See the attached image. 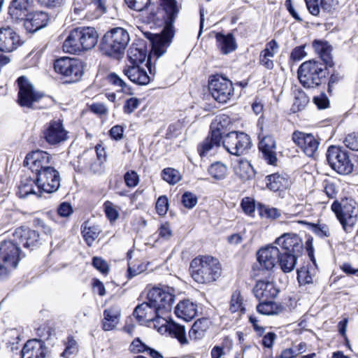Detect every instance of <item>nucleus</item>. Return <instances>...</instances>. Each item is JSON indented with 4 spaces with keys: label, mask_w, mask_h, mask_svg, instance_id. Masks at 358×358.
I'll return each instance as SVG.
<instances>
[{
    "label": "nucleus",
    "mask_w": 358,
    "mask_h": 358,
    "mask_svg": "<svg viewBox=\"0 0 358 358\" xmlns=\"http://www.w3.org/2000/svg\"><path fill=\"white\" fill-rule=\"evenodd\" d=\"M160 1L165 13V26L161 34H153L150 38L152 50L149 55L150 60L154 57L158 59L166 52L174 36L173 23L180 11V6L176 0Z\"/></svg>",
    "instance_id": "f257e3e1"
},
{
    "label": "nucleus",
    "mask_w": 358,
    "mask_h": 358,
    "mask_svg": "<svg viewBox=\"0 0 358 358\" xmlns=\"http://www.w3.org/2000/svg\"><path fill=\"white\" fill-rule=\"evenodd\" d=\"M191 275L198 283L208 284L216 281L221 275L222 268L217 259L208 255L199 256L190 263Z\"/></svg>",
    "instance_id": "f03ea898"
},
{
    "label": "nucleus",
    "mask_w": 358,
    "mask_h": 358,
    "mask_svg": "<svg viewBox=\"0 0 358 358\" xmlns=\"http://www.w3.org/2000/svg\"><path fill=\"white\" fill-rule=\"evenodd\" d=\"M130 41L128 31L122 27L108 31L103 36L100 49L103 54L119 59L122 57Z\"/></svg>",
    "instance_id": "7ed1b4c3"
},
{
    "label": "nucleus",
    "mask_w": 358,
    "mask_h": 358,
    "mask_svg": "<svg viewBox=\"0 0 358 358\" xmlns=\"http://www.w3.org/2000/svg\"><path fill=\"white\" fill-rule=\"evenodd\" d=\"M327 75V66L316 60L306 61L298 69L300 83L308 88L315 87L324 83Z\"/></svg>",
    "instance_id": "20e7f679"
},
{
    "label": "nucleus",
    "mask_w": 358,
    "mask_h": 358,
    "mask_svg": "<svg viewBox=\"0 0 358 358\" xmlns=\"http://www.w3.org/2000/svg\"><path fill=\"white\" fill-rule=\"evenodd\" d=\"M175 293V289L171 287H155L149 290L147 300L158 315H167L172 310Z\"/></svg>",
    "instance_id": "39448f33"
},
{
    "label": "nucleus",
    "mask_w": 358,
    "mask_h": 358,
    "mask_svg": "<svg viewBox=\"0 0 358 358\" xmlns=\"http://www.w3.org/2000/svg\"><path fill=\"white\" fill-rule=\"evenodd\" d=\"M331 210L347 233L350 232L357 221V203L351 198L337 200L331 205Z\"/></svg>",
    "instance_id": "423d86ee"
},
{
    "label": "nucleus",
    "mask_w": 358,
    "mask_h": 358,
    "mask_svg": "<svg viewBox=\"0 0 358 358\" xmlns=\"http://www.w3.org/2000/svg\"><path fill=\"white\" fill-rule=\"evenodd\" d=\"M53 68L56 73L61 75L62 80L68 83L78 81L83 73L81 62L68 57L57 59L53 63Z\"/></svg>",
    "instance_id": "0eeeda50"
},
{
    "label": "nucleus",
    "mask_w": 358,
    "mask_h": 358,
    "mask_svg": "<svg viewBox=\"0 0 358 358\" xmlns=\"http://www.w3.org/2000/svg\"><path fill=\"white\" fill-rule=\"evenodd\" d=\"M327 159L330 166L337 173L348 175L353 171L348 151L339 146H330L327 152Z\"/></svg>",
    "instance_id": "6e6552de"
},
{
    "label": "nucleus",
    "mask_w": 358,
    "mask_h": 358,
    "mask_svg": "<svg viewBox=\"0 0 358 358\" xmlns=\"http://www.w3.org/2000/svg\"><path fill=\"white\" fill-rule=\"evenodd\" d=\"M208 89L212 96L219 103H227L234 92L231 81L219 75L210 77Z\"/></svg>",
    "instance_id": "1a4fd4ad"
},
{
    "label": "nucleus",
    "mask_w": 358,
    "mask_h": 358,
    "mask_svg": "<svg viewBox=\"0 0 358 358\" xmlns=\"http://www.w3.org/2000/svg\"><path fill=\"white\" fill-rule=\"evenodd\" d=\"M16 83L18 87L17 102L20 106L31 108L34 103L43 98V93L36 91L26 76H20Z\"/></svg>",
    "instance_id": "9d476101"
},
{
    "label": "nucleus",
    "mask_w": 358,
    "mask_h": 358,
    "mask_svg": "<svg viewBox=\"0 0 358 358\" xmlns=\"http://www.w3.org/2000/svg\"><path fill=\"white\" fill-rule=\"evenodd\" d=\"M222 144L229 153L236 156L245 154L252 145L250 138L248 134L237 131L226 134Z\"/></svg>",
    "instance_id": "9b49d317"
},
{
    "label": "nucleus",
    "mask_w": 358,
    "mask_h": 358,
    "mask_svg": "<svg viewBox=\"0 0 358 358\" xmlns=\"http://www.w3.org/2000/svg\"><path fill=\"white\" fill-rule=\"evenodd\" d=\"M45 152L36 150L27 155L24 160V165L29 166L32 173H35V182L38 189L39 196H41L45 192V184L41 176L45 173L44 159Z\"/></svg>",
    "instance_id": "f8f14e48"
},
{
    "label": "nucleus",
    "mask_w": 358,
    "mask_h": 358,
    "mask_svg": "<svg viewBox=\"0 0 358 358\" xmlns=\"http://www.w3.org/2000/svg\"><path fill=\"white\" fill-rule=\"evenodd\" d=\"M20 248L12 241L0 243V261L15 269L20 262Z\"/></svg>",
    "instance_id": "ddd939ff"
},
{
    "label": "nucleus",
    "mask_w": 358,
    "mask_h": 358,
    "mask_svg": "<svg viewBox=\"0 0 358 358\" xmlns=\"http://www.w3.org/2000/svg\"><path fill=\"white\" fill-rule=\"evenodd\" d=\"M20 248L12 241L0 243V261L15 269L20 262Z\"/></svg>",
    "instance_id": "4468645a"
},
{
    "label": "nucleus",
    "mask_w": 358,
    "mask_h": 358,
    "mask_svg": "<svg viewBox=\"0 0 358 358\" xmlns=\"http://www.w3.org/2000/svg\"><path fill=\"white\" fill-rule=\"evenodd\" d=\"M13 241L18 247L22 246L33 250L39 244V234L27 227H20L13 233Z\"/></svg>",
    "instance_id": "2eb2a0df"
},
{
    "label": "nucleus",
    "mask_w": 358,
    "mask_h": 358,
    "mask_svg": "<svg viewBox=\"0 0 358 358\" xmlns=\"http://www.w3.org/2000/svg\"><path fill=\"white\" fill-rule=\"evenodd\" d=\"M292 139L307 156L313 157L317 152L320 142L313 134L295 131Z\"/></svg>",
    "instance_id": "dca6fc26"
},
{
    "label": "nucleus",
    "mask_w": 358,
    "mask_h": 358,
    "mask_svg": "<svg viewBox=\"0 0 358 358\" xmlns=\"http://www.w3.org/2000/svg\"><path fill=\"white\" fill-rule=\"evenodd\" d=\"M23 43L20 36L12 28L0 29V51L10 52Z\"/></svg>",
    "instance_id": "f3484780"
},
{
    "label": "nucleus",
    "mask_w": 358,
    "mask_h": 358,
    "mask_svg": "<svg viewBox=\"0 0 358 358\" xmlns=\"http://www.w3.org/2000/svg\"><path fill=\"white\" fill-rule=\"evenodd\" d=\"M280 250L277 246L267 245L257 252V260L260 266L266 270H271L278 264Z\"/></svg>",
    "instance_id": "a211bd4d"
},
{
    "label": "nucleus",
    "mask_w": 358,
    "mask_h": 358,
    "mask_svg": "<svg viewBox=\"0 0 358 358\" xmlns=\"http://www.w3.org/2000/svg\"><path fill=\"white\" fill-rule=\"evenodd\" d=\"M275 244L281 248L282 252L301 254L303 250L302 241L295 234H284L275 240Z\"/></svg>",
    "instance_id": "6ab92c4d"
},
{
    "label": "nucleus",
    "mask_w": 358,
    "mask_h": 358,
    "mask_svg": "<svg viewBox=\"0 0 358 358\" xmlns=\"http://www.w3.org/2000/svg\"><path fill=\"white\" fill-rule=\"evenodd\" d=\"M279 292L273 282L260 280L253 288L255 297L259 301H268L275 299Z\"/></svg>",
    "instance_id": "aec40b11"
},
{
    "label": "nucleus",
    "mask_w": 358,
    "mask_h": 358,
    "mask_svg": "<svg viewBox=\"0 0 358 358\" xmlns=\"http://www.w3.org/2000/svg\"><path fill=\"white\" fill-rule=\"evenodd\" d=\"M68 139V131L60 120L52 121L46 129V142L50 145L59 144Z\"/></svg>",
    "instance_id": "412c9836"
},
{
    "label": "nucleus",
    "mask_w": 358,
    "mask_h": 358,
    "mask_svg": "<svg viewBox=\"0 0 358 358\" xmlns=\"http://www.w3.org/2000/svg\"><path fill=\"white\" fill-rule=\"evenodd\" d=\"M259 150L267 162L271 165H275L277 162L276 144L271 136H266L262 138L259 145Z\"/></svg>",
    "instance_id": "4be33fe9"
},
{
    "label": "nucleus",
    "mask_w": 358,
    "mask_h": 358,
    "mask_svg": "<svg viewBox=\"0 0 358 358\" xmlns=\"http://www.w3.org/2000/svg\"><path fill=\"white\" fill-rule=\"evenodd\" d=\"M21 353V358H44L43 342L38 339L29 340L24 345Z\"/></svg>",
    "instance_id": "5701e85b"
},
{
    "label": "nucleus",
    "mask_w": 358,
    "mask_h": 358,
    "mask_svg": "<svg viewBox=\"0 0 358 358\" xmlns=\"http://www.w3.org/2000/svg\"><path fill=\"white\" fill-rule=\"evenodd\" d=\"M63 50L70 54H78L84 50L78 28L72 30L64 41Z\"/></svg>",
    "instance_id": "b1692460"
},
{
    "label": "nucleus",
    "mask_w": 358,
    "mask_h": 358,
    "mask_svg": "<svg viewBox=\"0 0 358 358\" xmlns=\"http://www.w3.org/2000/svg\"><path fill=\"white\" fill-rule=\"evenodd\" d=\"M133 315L141 324H148L157 314V311L147 301L137 306Z\"/></svg>",
    "instance_id": "393cba45"
},
{
    "label": "nucleus",
    "mask_w": 358,
    "mask_h": 358,
    "mask_svg": "<svg viewBox=\"0 0 358 358\" xmlns=\"http://www.w3.org/2000/svg\"><path fill=\"white\" fill-rule=\"evenodd\" d=\"M175 313L179 318L190 321L196 315V305L188 299L181 301L176 306Z\"/></svg>",
    "instance_id": "a878e982"
},
{
    "label": "nucleus",
    "mask_w": 358,
    "mask_h": 358,
    "mask_svg": "<svg viewBox=\"0 0 358 358\" xmlns=\"http://www.w3.org/2000/svg\"><path fill=\"white\" fill-rule=\"evenodd\" d=\"M123 72L131 82L137 85H145L150 83V79L147 72L138 66H128Z\"/></svg>",
    "instance_id": "bb28decb"
},
{
    "label": "nucleus",
    "mask_w": 358,
    "mask_h": 358,
    "mask_svg": "<svg viewBox=\"0 0 358 358\" xmlns=\"http://www.w3.org/2000/svg\"><path fill=\"white\" fill-rule=\"evenodd\" d=\"M120 308L117 306L104 310L102 321V328L104 331H110L115 328L120 321Z\"/></svg>",
    "instance_id": "cd10ccee"
},
{
    "label": "nucleus",
    "mask_w": 358,
    "mask_h": 358,
    "mask_svg": "<svg viewBox=\"0 0 358 358\" xmlns=\"http://www.w3.org/2000/svg\"><path fill=\"white\" fill-rule=\"evenodd\" d=\"M26 17H27L24 20V26L27 31L34 33L45 27L43 11L27 14Z\"/></svg>",
    "instance_id": "c85d7f7f"
},
{
    "label": "nucleus",
    "mask_w": 358,
    "mask_h": 358,
    "mask_svg": "<svg viewBox=\"0 0 358 358\" xmlns=\"http://www.w3.org/2000/svg\"><path fill=\"white\" fill-rule=\"evenodd\" d=\"M215 38L218 49L224 55L234 51L237 48L235 38L231 34L224 35L221 33H217Z\"/></svg>",
    "instance_id": "c756f323"
},
{
    "label": "nucleus",
    "mask_w": 358,
    "mask_h": 358,
    "mask_svg": "<svg viewBox=\"0 0 358 358\" xmlns=\"http://www.w3.org/2000/svg\"><path fill=\"white\" fill-rule=\"evenodd\" d=\"M80 36L84 50L93 48L98 42V34L94 28L80 27Z\"/></svg>",
    "instance_id": "7c9ffc66"
},
{
    "label": "nucleus",
    "mask_w": 358,
    "mask_h": 358,
    "mask_svg": "<svg viewBox=\"0 0 358 358\" xmlns=\"http://www.w3.org/2000/svg\"><path fill=\"white\" fill-rule=\"evenodd\" d=\"M31 0H13L9 6L8 12L13 18L24 19L27 16L28 8Z\"/></svg>",
    "instance_id": "2f4dec72"
},
{
    "label": "nucleus",
    "mask_w": 358,
    "mask_h": 358,
    "mask_svg": "<svg viewBox=\"0 0 358 358\" xmlns=\"http://www.w3.org/2000/svg\"><path fill=\"white\" fill-rule=\"evenodd\" d=\"M162 333H169L170 336L178 339L180 344L187 343L185 327L176 323L170 322L167 327H161Z\"/></svg>",
    "instance_id": "473e14b6"
},
{
    "label": "nucleus",
    "mask_w": 358,
    "mask_h": 358,
    "mask_svg": "<svg viewBox=\"0 0 358 358\" xmlns=\"http://www.w3.org/2000/svg\"><path fill=\"white\" fill-rule=\"evenodd\" d=\"M279 255L278 264L284 273H289L294 270L297 257L300 254L282 252Z\"/></svg>",
    "instance_id": "72a5a7b5"
},
{
    "label": "nucleus",
    "mask_w": 358,
    "mask_h": 358,
    "mask_svg": "<svg viewBox=\"0 0 358 358\" xmlns=\"http://www.w3.org/2000/svg\"><path fill=\"white\" fill-rule=\"evenodd\" d=\"M210 321L207 318L197 320L189 331L190 339L199 340L202 338L210 327Z\"/></svg>",
    "instance_id": "f704fd0d"
},
{
    "label": "nucleus",
    "mask_w": 358,
    "mask_h": 358,
    "mask_svg": "<svg viewBox=\"0 0 358 358\" xmlns=\"http://www.w3.org/2000/svg\"><path fill=\"white\" fill-rule=\"evenodd\" d=\"M46 180L49 187L46 189V193L56 192L60 186V176L58 171L53 167L46 166Z\"/></svg>",
    "instance_id": "c9c22d12"
},
{
    "label": "nucleus",
    "mask_w": 358,
    "mask_h": 358,
    "mask_svg": "<svg viewBox=\"0 0 358 358\" xmlns=\"http://www.w3.org/2000/svg\"><path fill=\"white\" fill-rule=\"evenodd\" d=\"M221 141L217 138V134H209V136L199 145L198 152L201 157H204L214 148L220 147Z\"/></svg>",
    "instance_id": "e433bc0d"
},
{
    "label": "nucleus",
    "mask_w": 358,
    "mask_h": 358,
    "mask_svg": "<svg viewBox=\"0 0 358 358\" xmlns=\"http://www.w3.org/2000/svg\"><path fill=\"white\" fill-rule=\"evenodd\" d=\"M229 123L228 117L225 116L217 117L210 124V134H217V138L220 141L224 139V137L227 134L226 127Z\"/></svg>",
    "instance_id": "4c0bfd02"
},
{
    "label": "nucleus",
    "mask_w": 358,
    "mask_h": 358,
    "mask_svg": "<svg viewBox=\"0 0 358 358\" xmlns=\"http://www.w3.org/2000/svg\"><path fill=\"white\" fill-rule=\"evenodd\" d=\"M287 184V180L277 173L266 177V187L271 191H278L285 187Z\"/></svg>",
    "instance_id": "58836bf2"
},
{
    "label": "nucleus",
    "mask_w": 358,
    "mask_h": 358,
    "mask_svg": "<svg viewBox=\"0 0 358 358\" xmlns=\"http://www.w3.org/2000/svg\"><path fill=\"white\" fill-rule=\"evenodd\" d=\"M82 234L87 244L90 246L98 237L100 230L98 227L92 225L89 222H85L82 227Z\"/></svg>",
    "instance_id": "ea45409f"
},
{
    "label": "nucleus",
    "mask_w": 358,
    "mask_h": 358,
    "mask_svg": "<svg viewBox=\"0 0 358 358\" xmlns=\"http://www.w3.org/2000/svg\"><path fill=\"white\" fill-rule=\"evenodd\" d=\"M281 309V307L272 300L262 301L257 306V312L265 315L278 314Z\"/></svg>",
    "instance_id": "a19ab883"
},
{
    "label": "nucleus",
    "mask_w": 358,
    "mask_h": 358,
    "mask_svg": "<svg viewBox=\"0 0 358 358\" xmlns=\"http://www.w3.org/2000/svg\"><path fill=\"white\" fill-rule=\"evenodd\" d=\"M229 310L231 313H239L240 314L245 313L244 300L239 290H236L233 292L231 297Z\"/></svg>",
    "instance_id": "79ce46f5"
},
{
    "label": "nucleus",
    "mask_w": 358,
    "mask_h": 358,
    "mask_svg": "<svg viewBox=\"0 0 358 358\" xmlns=\"http://www.w3.org/2000/svg\"><path fill=\"white\" fill-rule=\"evenodd\" d=\"M308 97L301 91H298L294 94V99L291 110L293 113H296L303 110L308 103Z\"/></svg>",
    "instance_id": "37998d69"
},
{
    "label": "nucleus",
    "mask_w": 358,
    "mask_h": 358,
    "mask_svg": "<svg viewBox=\"0 0 358 358\" xmlns=\"http://www.w3.org/2000/svg\"><path fill=\"white\" fill-rule=\"evenodd\" d=\"M208 173L215 180H222L227 174V167L223 163L217 162L210 166Z\"/></svg>",
    "instance_id": "c03bdc74"
},
{
    "label": "nucleus",
    "mask_w": 358,
    "mask_h": 358,
    "mask_svg": "<svg viewBox=\"0 0 358 358\" xmlns=\"http://www.w3.org/2000/svg\"><path fill=\"white\" fill-rule=\"evenodd\" d=\"M234 171L241 179L248 180L251 177L252 168L248 161L241 160L239 164L234 167Z\"/></svg>",
    "instance_id": "a18cd8bd"
},
{
    "label": "nucleus",
    "mask_w": 358,
    "mask_h": 358,
    "mask_svg": "<svg viewBox=\"0 0 358 358\" xmlns=\"http://www.w3.org/2000/svg\"><path fill=\"white\" fill-rule=\"evenodd\" d=\"M127 57L132 66H138L144 62L145 53L141 49L131 47L128 50Z\"/></svg>",
    "instance_id": "49530a36"
},
{
    "label": "nucleus",
    "mask_w": 358,
    "mask_h": 358,
    "mask_svg": "<svg viewBox=\"0 0 358 358\" xmlns=\"http://www.w3.org/2000/svg\"><path fill=\"white\" fill-rule=\"evenodd\" d=\"M162 178L169 184L174 185L181 179L180 173L172 168L164 169L162 173Z\"/></svg>",
    "instance_id": "de8ad7c7"
},
{
    "label": "nucleus",
    "mask_w": 358,
    "mask_h": 358,
    "mask_svg": "<svg viewBox=\"0 0 358 358\" xmlns=\"http://www.w3.org/2000/svg\"><path fill=\"white\" fill-rule=\"evenodd\" d=\"M104 212L108 219L112 222L118 219V208L111 201H107L103 203Z\"/></svg>",
    "instance_id": "09e8293b"
},
{
    "label": "nucleus",
    "mask_w": 358,
    "mask_h": 358,
    "mask_svg": "<svg viewBox=\"0 0 358 358\" xmlns=\"http://www.w3.org/2000/svg\"><path fill=\"white\" fill-rule=\"evenodd\" d=\"M65 345V350L62 354V356L64 357L69 358L71 355L76 354L78 352L77 342L72 336L67 337Z\"/></svg>",
    "instance_id": "8fccbe9b"
},
{
    "label": "nucleus",
    "mask_w": 358,
    "mask_h": 358,
    "mask_svg": "<svg viewBox=\"0 0 358 358\" xmlns=\"http://www.w3.org/2000/svg\"><path fill=\"white\" fill-rule=\"evenodd\" d=\"M105 0H92L91 3L89 4V6L91 8L94 7L95 8V14L93 17L88 16L87 14L86 16H87L89 18H98L101 15H103L104 13H106V8L104 4Z\"/></svg>",
    "instance_id": "3c124183"
},
{
    "label": "nucleus",
    "mask_w": 358,
    "mask_h": 358,
    "mask_svg": "<svg viewBox=\"0 0 358 358\" xmlns=\"http://www.w3.org/2000/svg\"><path fill=\"white\" fill-rule=\"evenodd\" d=\"M169 314L161 315H156V316L154 317V320H152L149 324L152 323L155 329H156L161 334H164V333H162L160 329L162 327H167V326L169 325L170 322H169L167 320Z\"/></svg>",
    "instance_id": "603ef678"
},
{
    "label": "nucleus",
    "mask_w": 358,
    "mask_h": 358,
    "mask_svg": "<svg viewBox=\"0 0 358 358\" xmlns=\"http://www.w3.org/2000/svg\"><path fill=\"white\" fill-rule=\"evenodd\" d=\"M324 192L330 198H334L338 193L337 185L333 180H325L323 182Z\"/></svg>",
    "instance_id": "864d4df0"
},
{
    "label": "nucleus",
    "mask_w": 358,
    "mask_h": 358,
    "mask_svg": "<svg viewBox=\"0 0 358 358\" xmlns=\"http://www.w3.org/2000/svg\"><path fill=\"white\" fill-rule=\"evenodd\" d=\"M169 207L168 199L166 196H161L158 198L155 208L157 213L160 216H164L166 214Z\"/></svg>",
    "instance_id": "5fc2aeb1"
},
{
    "label": "nucleus",
    "mask_w": 358,
    "mask_h": 358,
    "mask_svg": "<svg viewBox=\"0 0 358 358\" xmlns=\"http://www.w3.org/2000/svg\"><path fill=\"white\" fill-rule=\"evenodd\" d=\"M343 143L349 149L358 151V132L348 134L343 140Z\"/></svg>",
    "instance_id": "6e6d98bb"
},
{
    "label": "nucleus",
    "mask_w": 358,
    "mask_h": 358,
    "mask_svg": "<svg viewBox=\"0 0 358 358\" xmlns=\"http://www.w3.org/2000/svg\"><path fill=\"white\" fill-rule=\"evenodd\" d=\"M244 213L250 216H253L255 210V201L250 197H245L242 199L241 203Z\"/></svg>",
    "instance_id": "4d7b16f0"
},
{
    "label": "nucleus",
    "mask_w": 358,
    "mask_h": 358,
    "mask_svg": "<svg viewBox=\"0 0 358 358\" xmlns=\"http://www.w3.org/2000/svg\"><path fill=\"white\" fill-rule=\"evenodd\" d=\"M260 215L268 219L275 220L281 216V213L276 208L263 207L260 210Z\"/></svg>",
    "instance_id": "13d9d810"
},
{
    "label": "nucleus",
    "mask_w": 358,
    "mask_h": 358,
    "mask_svg": "<svg viewBox=\"0 0 358 358\" xmlns=\"http://www.w3.org/2000/svg\"><path fill=\"white\" fill-rule=\"evenodd\" d=\"M297 280L301 285H306L313 282V277L306 268L297 270Z\"/></svg>",
    "instance_id": "bf43d9fd"
},
{
    "label": "nucleus",
    "mask_w": 358,
    "mask_h": 358,
    "mask_svg": "<svg viewBox=\"0 0 358 358\" xmlns=\"http://www.w3.org/2000/svg\"><path fill=\"white\" fill-rule=\"evenodd\" d=\"M127 6L136 11H142L147 8L150 0H125Z\"/></svg>",
    "instance_id": "052dcab7"
},
{
    "label": "nucleus",
    "mask_w": 358,
    "mask_h": 358,
    "mask_svg": "<svg viewBox=\"0 0 358 358\" xmlns=\"http://www.w3.org/2000/svg\"><path fill=\"white\" fill-rule=\"evenodd\" d=\"M278 48V43L275 40H271L266 43V48L261 52V54L273 58L277 53Z\"/></svg>",
    "instance_id": "680f3d73"
},
{
    "label": "nucleus",
    "mask_w": 358,
    "mask_h": 358,
    "mask_svg": "<svg viewBox=\"0 0 358 358\" xmlns=\"http://www.w3.org/2000/svg\"><path fill=\"white\" fill-rule=\"evenodd\" d=\"M124 178L127 186L129 187H136L139 182L138 175L134 171L127 172Z\"/></svg>",
    "instance_id": "e2e57ef3"
},
{
    "label": "nucleus",
    "mask_w": 358,
    "mask_h": 358,
    "mask_svg": "<svg viewBox=\"0 0 358 358\" xmlns=\"http://www.w3.org/2000/svg\"><path fill=\"white\" fill-rule=\"evenodd\" d=\"M182 203L185 207L192 208L197 203V197L191 192H185L182 196Z\"/></svg>",
    "instance_id": "0e129e2a"
},
{
    "label": "nucleus",
    "mask_w": 358,
    "mask_h": 358,
    "mask_svg": "<svg viewBox=\"0 0 358 358\" xmlns=\"http://www.w3.org/2000/svg\"><path fill=\"white\" fill-rule=\"evenodd\" d=\"M93 266L103 274L108 273V265L107 262L101 257H94L92 260Z\"/></svg>",
    "instance_id": "69168bd1"
},
{
    "label": "nucleus",
    "mask_w": 358,
    "mask_h": 358,
    "mask_svg": "<svg viewBox=\"0 0 358 358\" xmlns=\"http://www.w3.org/2000/svg\"><path fill=\"white\" fill-rule=\"evenodd\" d=\"M148 347L144 344L139 338H136L130 345L129 350L134 353L145 352Z\"/></svg>",
    "instance_id": "338daca9"
},
{
    "label": "nucleus",
    "mask_w": 358,
    "mask_h": 358,
    "mask_svg": "<svg viewBox=\"0 0 358 358\" xmlns=\"http://www.w3.org/2000/svg\"><path fill=\"white\" fill-rule=\"evenodd\" d=\"M315 104L319 109H324L329 107V101L327 95L324 93L320 94L313 98Z\"/></svg>",
    "instance_id": "774afa93"
}]
</instances>
